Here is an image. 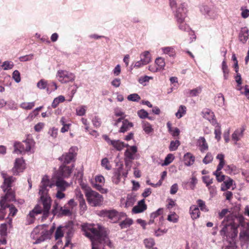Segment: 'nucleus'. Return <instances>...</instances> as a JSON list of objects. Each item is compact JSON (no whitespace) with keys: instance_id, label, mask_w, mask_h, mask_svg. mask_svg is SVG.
<instances>
[{"instance_id":"obj_1","label":"nucleus","mask_w":249,"mask_h":249,"mask_svg":"<svg viewBox=\"0 0 249 249\" xmlns=\"http://www.w3.org/2000/svg\"><path fill=\"white\" fill-rule=\"evenodd\" d=\"M245 224V218L241 214H230L223 219L221 224L222 229L220 233L224 237H226V239L229 242L225 249H236L234 239L238 233L237 229L240 225L244 226Z\"/></svg>"},{"instance_id":"obj_2","label":"nucleus","mask_w":249,"mask_h":249,"mask_svg":"<svg viewBox=\"0 0 249 249\" xmlns=\"http://www.w3.org/2000/svg\"><path fill=\"white\" fill-rule=\"evenodd\" d=\"M81 227L84 235L91 241L92 249H104L103 244L111 246L106 231L100 225L85 223Z\"/></svg>"},{"instance_id":"obj_3","label":"nucleus","mask_w":249,"mask_h":249,"mask_svg":"<svg viewBox=\"0 0 249 249\" xmlns=\"http://www.w3.org/2000/svg\"><path fill=\"white\" fill-rule=\"evenodd\" d=\"M2 176L4 179L2 188L3 191L6 192V194L0 200V218H4L6 215V207L8 205V202L15 199V194L10 190V188L12 183L14 181L15 178L3 173H2Z\"/></svg>"},{"instance_id":"obj_4","label":"nucleus","mask_w":249,"mask_h":249,"mask_svg":"<svg viewBox=\"0 0 249 249\" xmlns=\"http://www.w3.org/2000/svg\"><path fill=\"white\" fill-rule=\"evenodd\" d=\"M40 184L42 185V188L45 187L49 189L56 186L57 190L61 191H65L66 188L70 186L69 183L64 180L63 178L55 175L51 179L47 175L43 176Z\"/></svg>"},{"instance_id":"obj_5","label":"nucleus","mask_w":249,"mask_h":249,"mask_svg":"<svg viewBox=\"0 0 249 249\" xmlns=\"http://www.w3.org/2000/svg\"><path fill=\"white\" fill-rule=\"evenodd\" d=\"M54 230V226H52L50 230H48L46 225H39L34 229L31 236L33 239L36 240L34 243L38 244L45 240L50 239Z\"/></svg>"},{"instance_id":"obj_6","label":"nucleus","mask_w":249,"mask_h":249,"mask_svg":"<svg viewBox=\"0 0 249 249\" xmlns=\"http://www.w3.org/2000/svg\"><path fill=\"white\" fill-rule=\"evenodd\" d=\"M73 230L72 224L70 223L67 225L59 226L55 232V239L58 242H61V238L63 237L64 233L66 234V245L67 246L70 242V238L72 235Z\"/></svg>"},{"instance_id":"obj_7","label":"nucleus","mask_w":249,"mask_h":249,"mask_svg":"<svg viewBox=\"0 0 249 249\" xmlns=\"http://www.w3.org/2000/svg\"><path fill=\"white\" fill-rule=\"evenodd\" d=\"M126 149L124 153V160L125 167L127 168V171H130L131 167L132 160L139 158L137 154L138 148L136 145L130 146L127 144Z\"/></svg>"},{"instance_id":"obj_8","label":"nucleus","mask_w":249,"mask_h":249,"mask_svg":"<svg viewBox=\"0 0 249 249\" xmlns=\"http://www.w3.org/2000/svg\"><path fill=\"white\" fill-rule=\"evenodd\" d=\"M42 188V185L40 184L38 194L43 205V215L46 217L51 208L52 201L50 196L48 195L49 189L45 187Z\"/></svg>"},{"instance_id":"obj_9","label":"nucleus","mask_w":249,"mask_h":249,"mask_svg":"<svg viewBox=\"0 0 249 249\" xmlns=\"http://www.w3.org/2000/svg\"><path fill=\"white\" fill-rule=\"evenodd\" d=\"M100 216L107 218L113 223H116L120 219L126 216L123 212H118L115 210H102L99 214Z\"/></svg>"},{"instance_id":"obj_10","label":"nucleus","mask_w":249,"mask_h":249,"mask_svg":"<svg viewBox=\"0 0 249 249\" xmlns=\"http://www.w3.org/2000/svg\"><path fill=\"white\" fill-rule=\"evenodd\" d=\"M56 78L61 84L72 82L75 79V74L65 70H58L55 75Z\"/></svg>"},{"instance_id":"obj_11","label":"nucleus","mask_w":249,"mask_h":249,"mask_svg":"<svg viewBox=\"0 0 249 249\" xmlns=\"http://www.w3.org/2000/svg\"><path fill=\"white\" fill-rule=\"evenodd\" d=\"M85 196L88 202L92 206H98L103 203V196L93 190H89Z\"/></svg>"},{"instance_id":"obj_12","label":"nucleus","mask_w":249,"mask_h":249,"mask_svg":"<svg viewBox=\"0 0 249 249\" xmlns=\"http://www.w3.org/2000/svg\"><path fill=\"white\" fill-rule=\"evenodd\" d=\"M78 147L77 146H72L68 152L65 153L60 157L59 160L65 163H70L71 162L74 161L77 156Z\"/></svg>"},{"instance_id":"obj_13","label":"nucleus","mask_w":249,"mask_h":249,"mask_svg":"<svg viewBox=\"0 0 249 249\" xmlns=\"http://www.w3.org/2000/svg\"><path fill=\"white\" fill-rule=\"evenodd\" d=\"M90 183L94 188L101 193H107V190L103 187L105 183V179L103 176L101 175L96 176L94 178V180H91Z\"/></svg>"},{"instance_id":"obj_14","label":"nucleus","mask_w":249,"mask_h":249,"mask_svg":"<svg viewBox=\"0 0 249 249\" xmlns=\"http://www.w3.org/2000/svg\"><path fill=\"white\" fill-rule=\"evenodd\" d=\"M113 124L114 126H120L119 130V132L120 133H124L128 131L133 126L132 123L129 122L127 120L123 119L122 118L114 120Z\"/></svg>"},{"instance_id":"obj_15","label":"nucleus","mask_w":249,"mask_h":249,"mask_svg":"<svg viewBox=\"0 0 249 249\" xmlns=\"http://www.w3.org/2000/svg\"><path fill=\"white\" fill-rule=\"evenodd\" d=\"M103 137L109 145H111L117 151H122L127 146V144L119 140H111L107 135H104Z\"/></svg>"},{"instance_id":"obj_16","label":"nucleus","mask_w":249,"mask_h":249,"mask_svg":"<svg viewBox=\"0 0 249 249\" xmlns=\"http://www.w3.org/2000/svg\"><path fill=\"white\" fill-rule=\"evenodd\" d=\"M25 168L26 163L23 158H17L15 160L12 171L14 175H18L23 172Z\"/></svg>"},{"instance_id":"obj_17","label":"nucleus","mask_w":249,"mask_h":249,"mask_svg":"<svg viewBox=\"0 0 249 249\" xmlns=\"http://www.w3.org/2000/svg\"><path fill=\"white\" fill-rule=\"evenodd\" d=\"M165 66V60L161 57H158L155 60L154 65L148 66V70L152 72H157L164 69Z\"/></svg>"},{"instance_id":"obj_18","label":"nucleus","mask_w":249,"mask_h":249,"mask_svg":"<svg viewBox=\"0 0 249 249\" xmlns=\"http://www.w3.org/2000/svg\"><path fill=\"white\" fill-rule=\"evenodd\" d=\"M136 201V196L132 194H128L125 197H122L120 200L121 207L125 208L132 207Z\"/></svg>"},{"instance_id":"obj_19","label":"nucleus","mask_w":249,"mask_h":249,"mask_svg":"<svg viewBox=\"0 0 249 249\" xmlns=\"http://www.w3.org/2000/svg\"><path fill=\"white\" fill-rule=\"evenodd\" d=\"M73 168V165L71 166L62 165L59 168L57 174L55 175L63 178H68L72 173Z\"/></svg>"},{"instance_id":"obj_20","label":"nucleus","mask_w":249,"mask_h":249,"mask_svg":"<svg viewBox=\"0 0 249 249\" xmlns=\"http://www.w3.org/2000/svg\"><path fill=\"white\" fill-rule=\"evenodd\" d=\"M174 12L175 13L177 22H181L184 20L186 18V9L184 4H180Z\"/></svg>"},{"instance_id":"obj_21","label":"nucleus","mask_w":249,"mask_h":249,"mask_svg":"<svg viewBox=\"0 0 249 249\" xmlns=\"http://www.w3.org/2000/svg\"><path fill=\"white\" fill-rule=\"evenodd\" d=\"M246 129L245 126H242L237 128L231 135V139L234 142V143L240 141L244 136V133Z\"/></svg>"},{"instance_id":"obj_22","label":"nucleus","mask_w":249,"mask_h":249,"mask_svg":"<svg viewBox=\"0 0 249 249\" xmlns=\"http://www.w3.org/2000/svg\"><path fill=\"white\" fill-rule=\"evenodd\" d=\"M202 115L204 118L210 122L213 125L216 124L217 122L215 119L214 113L210 109H204L202 111Z\"/></svg>"},{"instance_id":"obj_23","label":"nucleus","mask_w":249,"mask_h":249,"mask_svg":"<svg viewBox=\"0 0 249 249\" xmlns=\"http://www.w3.org/2000/svg\"><path fill=\"white\" fill-rule=\"evenodd\" d=\"M23 142L25 145L26 152L32 153L34 152L35 142L33 139L28 138Z\"/></svg>"},{"instance_id":"obj_24","label":"nucleus","mask_w":249,"mask_h":249,"mask_svg":"<svg viewBox=\"0 0 249 249\" xmlns=\"http://www.w3.org/2000/svg\"><path fill=\"white\" fill-rule=\"evenodd\" d=\"M196 145L201 152H204L208 149V144L203 137H199L196 142Z\"/></svg>"},{"instance_id":"obj_25","label":"nucleus","mask_w":249,"mask_h":249,"mask_svg":"<svg viewBox=\"0 0 249 249\" xmlns=\"http://www.w3.org/2000/svg\"><path fill=\"white\" fill-rule=\"evenodd\" d=\"M195 161V156L191 153L187 152L183 156V161L184 165L187 166H190L194 163Z\"/></svg>"},{"instance_id":"obj_26","label":"nucleus","mask_w":249,"mask_h":249,"mask_svg":"<svg viewBox=\"0 0 249 249\" xmlns=\"http://www.w3.org/2000/svg\"><path fill=\"white\" fill-rule=\"evenodd\" d=\"M146 205L144 202V199L140 201L137 205L134 206L132 209V212L134 213H138L143 212L146 209Z\"/></svg>"},{"instance_id":"obj_27","label":"nucleus","mask_w":249,"mask_h":249,"mask_svg":"<svg viewBox=\"0 0 249 249\" xmlns=\"http://www.w3.org/2000/svg\"><path fill=\"white\" fill-rule=\"evenodd\" d=\"M221 70L223 73V79L225 80H227L230 77V69H229L228 66L227 64V62L225 59H224L221 63Z\"/></svg>"},{"instance_id":"obj_28","label":"nucleus","mask_w":249,"mask_h":249,"mask_svg":"<svg viewBox=\"0 0 249 249\" xmlns=\"http://www.w3.org/2000/svg\"><path fill=\"white\" fill-rule=\"evenodd\" d=\"M162 54H167L170 57H175L176 55V51L173 47H164L160 49Z\"/></svg>"},{"instance_id":"obj_29","label":"nucleus","mask_w":249,"mask_h":249,"mask_svg":"<svg viewBox=\"0 0 249 249\" xmlns=\"http://www.w3.org/2000/svg\"><path fill=\"white\" fill-rule=\"evenodd\" d=\"M190 214L192 218L194 220L197 219L199 217L200 213L198 207L196 205H193L190 207Z\"/></svg>"},{"instance_id":"obj_30","label":"nucleus","mask_w":249,"mask_h":249,"mask_svg":"<svg viewBox=\"0 0 249 249\" xmlns=\"http://www.w3.org/2000/svg\"><path fill=\"white\" fill-rule=\"evenodd\" d=\"M26 152V150L25 149V145L24 143H22L20 142H16L14 143V152L15 153L19 154H22Z\"/></svg>"},{"instance_id":"obj_31","label":"nucleus","mask_w":249,"mask_h":249,"mask_svg":"<svg viewBox=\"0 0 249 249\" xmlns=\"http://www.w3.org/2000/svg\"><path fill=\"white\" fill-rule=\"evenodd\" d=\"M140 60L144 64L147 65L151 61V57L149 51H144L140 54Z\"/></svg>"},{"instance_id":"obj_32","label":"nucleus","mask_w":249,"mask_h":249,"mask_svg":"<svg viewBox=\"0 0 249 249\" xmlns=\"http://www.w3.org/2000/svg\"><path fill=\"white\" fill-rule=\"evenodd\" d=\"M249 36V30L246 28L242 29L239 35L240 41L243 43H245L248 39Z\"/></svg>"},{"instance_id":"obj_33","label":"nucleus","mask_w":249,"mask_h":249,"mask_svg":"<svg viewBox=\"0 0 249 249\" xmlns=\"http://www.w3.org/2000/svg\"><path fill=\"white\" fill-rule=\"evenodd\" d=\"M167 127L168 129L169 132L173 137H177L179 135L180 130L177 127H172V124L170 122H168L167 123Z\"/></svg>"},{"instance_id":"obj_34","label":"nucleus","mask_w":249,"mask_h":249,"mask_svg":"<svg viewBox=\"0 0 249 249\" xmlns=\"http://www.w3.org/2000/svg\"><path fill=\"white\" fill-rule=\"evenodd\" d=\"M225 170L227 174L230 175H236L239 172L237 168L233 164L225 166Z\"/></svg>"},{"instance_id":"obj_35","label":"nucleus","mask_w":249,"mask_h":249,"mask_svg":"<svg viewBox=\"0 0 249 249\" xmlns=\"http://www.w3.org/2000/svg\"><path fill=\"white\" fill-rule=\"evenodd\" d=\"M142 128L144 132L147 134L152 133L154 129L152 125L148 122L143 121L142 122Z\"/></svg>"},{"instance_id":"obj_36","label":"nucleus","mask_w":249,"mask_h":249,"mask_svg":"<svg viewBox=\"0 0 249 249\" xmlns=\"http://www.w3.org/2000/svg\"><path fill=\"white\" fill-rule=\"evenodd\" d=\"M186 107L184 105H180L177 112L175 113V116L178 119H180L186 114Z\"/></svg>"},{"instance_id":"obj_37","label":"nucleus","mask_w":249,"mask_h":249,"mask_svg":"<svg viewBox=\"0 0 249 249\" xmlns=\"http://www.w3.org/2000/svg\"><path fill=\"white\" fill-rule=\"evenodd\" d=\"M233 182V179L230 178L224 181L221 185V190L223 191L230 189L232 185Z\"/></svg>"},{"instance_id":"obj_38","label":"nucleus","mask_w":249,"mask_h":249,"mask_svg":"<svg viewBox=\"0 0 249 249\" xmlns=\"http://www.w3.org/2000/svg\"><path fill=\"white\" fill-rule=\"evenodd\" d=\"M224 157V155L221 153L218 154L216 156V159L218 160L219 161V163L217 166V168H218V170H221V169L223 168L225 164Z\"/></svg>"},{"instance_id":"obj_39","label":"nucleus","mask_w":249,"mask_h":249,"mask_svg":"<svg viewBox=\"0 0 249 249\" xmlns=\"http://www.w3.org/2000/svg\"><path fill=\"white\" fill-rule=\"evenodd\" d=\"M167 219L171 222L176 223L178 221L179 216L175 212H172L168 215Z\"/></svg>"},{"instance_id":"obj_40","label":"nucleus","mask_w":249,"mask_h":249,"mask_svg":"<svg viewBox=\"0 0 249 249\" xmlns=\"http://www.w3.org/2000/svg\"><path fill=\"white\" fill-rule=\"evenodd\" d=\"M87 109V107L85 105H82L76 108V114L77 116H83L85 115Z\"/></svg>"},{"instance_id":"obj_41","label":"nucleus","mask_w":249,"mask_h":249,"mask_svg":"<svg viewBox=\"0 0 249 249\" xmlns=\"http://www.w3.org/2000/svg\"><path fill=\"white\" fill-rule=\"evenodd\" d=\"M143 243L145 248L148 249H152L155 244L154 240L151 238L144 239Z\"/></svg>"},{"instance_id":"obj_42","label":"nucleus","mask_w":249,"mask_h":249,"mask_svg":"<svg viewBox=\"0 0 249 249\" xmlns=\"http://www.w3.org/2000/svg\"><path fill=\"white\" fill-rule=\"evenodd\" d=\"M65 100V98L64 96L59 95L54 99L52 104V107L53 108H55L59 103L63 102Z\"/></svg>"},{"instance_id":"obj_43","label":"nucleus","mask_w":249,"mask_h":249,"mask_svg":"<svg viewBox=\"0 0 249 249\" xmlns=\"http://www.w3.org/2000/svg\"><path fill=\"white\" fill-rule=\"evenodd\" d=\"M153 79V77L151 76H141L138 79L139 83L142 85L143 86H145L147 85L150 80Z\"/></svg>"},{"instance_id":"obj_44","label":"nucleus","mask_w":249,"mask_h":249,"mask_svg":"<svg viewBox=\"0 0 249 249\" xmlns=\"http://www.w3.org/2000/svg\"><path fill=\"white\" fill-rule=\"evenodd\" d=\"M133 223V220L130 218H125L120 223V226L122 229H125L129 227Z\"/></svg>"},{"instance_id":"obj_45","label":"nucleus","mask_w":249,"mask_h":249,"mask_svg":"<svg viewBox=\"0 0 249 249\" xmlns=\"http://www.w3.org/2000/svg\"><path fill=\"white\" fill-rule=\"evenodd\" d=\"M102 167L107 170H110L111 169V165L107 158H105L101 160V163Z\"/></svg>"},{"instance_id":"obj_46","label":"nucleus","mask_w":249,"mask_h":249,"mask_svg":"<svg viewBox=\"0 0 249 249\" xmlns=\"http://www.w3.org/2000/svg\"><path fill=\"white\" fill-rule=\"evenodd\" d=\"M215 126L214 134L215 138L219 141L221 139V131L220 125L216 122V124L213 125Z\"/></svg>"},{"instance_id":"obj_47","label":"nucleus","mask_w":249,"mask_h":249,"mask_svg":"<svg viewBox=\"0 0 249 249\" xmlns=\"http://www.w3.org/2000/svg\"><path fill=\"white\" fill-rule=\"evenodd\" d=\"M202 91V87H198L195 89L190 90L189 91V96L194 97L198 96Z\"/></svg>"},{"instance_id":"obj_48","label":"nucleus","mask_w":249,"mask_h":249,"mask_svg":"<svg viewBox=\"0 0 249 249\" xmlns=\"http://www.w3.org/2000/svg\"><path fill=\"white\" fill-rule=\"evenodd\" d=\"M126 171H124L123 165L121 164L120 166L116 169L115 171L116 173H119V175L123 176L124 178L127 177L128 172L129 171H127V168L126 167Z\"/></svg>"},{"instance_id":"obj_49","label":"nucleus","mask_w":249,"mask_h":249,"mask_svg":"<svg viewBox=\"0 0 249 249\" xmlns=\"http://www.w3.org/2000/svg\"><path fill=\"white\" fill-rule=\"evenodd\" d=\"M35 105L34 102H23L20 105V107L24 109H31Z\"/></svg>"},{"instance_id":"obj_50","label":"nucleus","mask_w":249,"mask_h":249,"mask_svg":"<svg viewBox=\"0 0 249 249\" xmlns=\"http://www.w3.org/2000/svg\"><path fill=\"white\" fill-rule=\"evenodd\" d=\"M72 213V211L66 205L64 207H61L60 209V213L63 215H70Z\"/></svg>"},{"instance_id":"obj_51","label":"nucleus","mask_w":249,"mask_h":249,"mask_svg":"<svg viewBox=\"0 0 249 249\" xmlns=\"http://www.w3.org/2000/svg\"><path fill=\"white\" fill-rule=\"evenodd\" d=\"M91 122L93 125L96 127H99L101 125V120L100 118L98 116H94L91 119Z\"/></svg>"},{"instance_id":"obj_52","label":"nucleus","mask_w":249,"mask_h":249,"mask_svg":"<svg viewBox=\"0 0 249 249\" xmlns=\"http://www.w3.org/2000/svg\"><path fill=\"white\" fill-rule=\"evenodd\" d=\"M213 175L215 176L216 180L218 182H222L225 179V176L223 175L221 170H218V168H217L216 170L213 173Z\"/></svg>"},{"instance_id":"obj_53","label":"nucleus","mask_w":249,"mask_h":249,"mask_svg":"<svg viewBox=\"0 0 249 249\" xmlns=\"http://www.w3.org/2000/svg\"><path fill=\"white\" fill-rule=\"evenodd\" d=\"M174 156L172 154H169L165 158L164 162L161 164L162 166H166L171 163L174 160Z\"/></svg>"},{"instance_id":"obj_54","label":"nucleus","mask_w":249,"mask_h":249,"mask_svg":"<svg viewBox=\"0 0 249 249\" xmlns=\"http://www.w3.org/2000/svg\"><path fill=\"white\" fill-rule=\"evenodd\" d=\"M180 145V142L178 140L172 141L171 142L169 148L170 151H176Z\"/></svg>"},{"instance_id":"obj_55","label":"nucleus","mask_w":249,"mask_h":249,"mask_svg":"<svg viewBox=\"0 0 249 249\" xmlns=\"http://www.w3.org/2000/svg\"><path fill=\"white\" fill-rule=\"evenodd\" d=\"M14 66V63L11 61H5L3 62L1 67L4 70L12 69Z\"/></svg>"},{"instance_id":"obj_56","label":"nucleus","mask_w":249,"mask_h":249,"mask_svg":"<svg viewBox=\"0 0 249 249\" xmlns=\"http://www.w3.org/2000/svg\"><path fill=\"white\" fill-rule=\"evenodd\" d=\"M57 88L56 84L54 82H52L48 84L47 88V91L48 93H51L52 91L55 90Z\"/></svg>"},{"instance_id":"obj_57","label":"nucleus","mask_w":249,"mask_h":249,"mask_svg":"<svg viewBox=\"0 0 249 249\" xmlns=\"http://www.w3.org/2000/svg\"><path fill=\"white\" fill-rule=\"evenodd\" d=\"M197 204L202 211L206 212L209 211V209L205 205V203L201 199H198L197 200Z\"/></svg>"},{"instance_id":"obj_58","label":"nucleus","mask_w":249,"mask_h":249,"mask_svg":"<svg viewBox=\"0 0 249 249\" xmlns=\"http://www.w3.org/2000/svg\"><path fill=\"white\" fill-rule=\"evenodd\" d=\"M197 182V178L195 177H192L190 179V181L189 182H186L185 183L186 184H188L190 189L194 190L195 188V186Z\"/></svg>"},{"instance_id":"obj_59","label":"nucleus","mask_w":249,"mask_h":249,"mask_svg":"<svg viewBox=\"0 0 249 249\" xmlns=\"http://www.w3.org/2000/svg\"><path fill=\"white\" fill-rule=\"evenodd\" d=\"M48 83L44 79H41L37 83V87L40 89H44L47 88Z\"/></svg>"},{"instance_id":"obj_60","label":"nucleus","mask_w":249,"mask_h":249,"mask_svg":"<svg viewBox=\"0 0 249 249\" xmlns=\"http://www.w3.org/2000/svg\"><path fill=\"white\" fill-rule=\"evenodd\" d=\"M7 208L9 209V216H13L16 215L18 212V210L16 209V208L13 205H7V206L6 207V209Z\"/></svg>"},{"instance_id":"obj_61","label":"nucleus","mask_w":249,"mask_h":249,"mask_svg":"<svg viewBox=\"0 0 249 249\" xmlns=\"http://www.w3.org/2000/svg\"><path fill=\"white\" fill-rule=\"evenodd\" d=\"M127 99L130 101L138 102L141 99V97L137 93H133L127 96Z\"/></svg>"},{"instance_id":"obj_62","label":"nucleus","mask_w":249,"mask_h":249,"mask_svg":"<svg viewBox=\"0 0 249 249\" xmlns=\"http://www.w3.org/2000/svg\"><path fill=\"white\" fill-rule=\"evenodd\" d=\"M12 78L17 83H18L21 81L20 74L18 71L15 70L13 71L12 74Z\"/></svg>"},{"instance_id":"obj_63","label":"nucleus","mask_w":249,"mask_h":249,"mask_svg":"<svg viewBox=\"0 0 249 249\" xmlns=\"http://www.w3.org/2000/svg\"><path fill=\"white\" fill-rule=\"evenodd\" d=\"M178 27L180 30L187 32L190 31V28L189 26L185 23V20L181 22H178Z\"/></svg>"},{"instance_id":"obj_64","label":"nucleus","mask_w":249,"mask_h":249,"mask_svg":"<svg viewBox=\"0 0 249 249\" xmlns=\"http://www.w3.org/2000/svg\"><path fill=\"white\" fill-rule=\"evenodd\" d=\"M213 160V157L212 155L210 153H208L203 159V162L204 163L207 164L211 162Z\"/></svg>"}]
</instances>
